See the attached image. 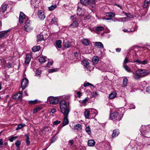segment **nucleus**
<instances>
[{"label": "nucleus", "mask_w": 150, "mask_h": 150, "mask_svg": "<svg viewBox=\"0 0 150 150\" xmlns=\"http://www.w3.org/2000/svg\"><path fill=\"white\" fill-rule=\"evenodd\" d=\"M60 112L63 115H68L70 111V107L69 102L64 100H61L59 103Z\"/></svg>", "instance_id": "1"}, {"label": "nucleus", "mask_w": 150, "mask_h": 150, "mask_svg": "<svg viewBox=\"0 0 150 150\" xmlns=\"http://www.w3.org/2000/svg\"><path fill=\"white\" fill-rule=\"evenodd\" d=\"M123 114V112L120 114L118 112H115L111 114L110 118L112 120H115L119 121L122 117Z\"/></svg>", "instance_id": "2"}, {"label": "nucleus", "mask_w": 150, "mask_h": 150, "mask_svg": "<svg viewBox=\"0 0 150 150\" xmlns=\"http://www.w3.org/2000/svg\"><path fill=\"white\" fill-rule=\"evenodd\" d=\"M80 3L83 6L88 5L91 7H94L96 4L95 0H80Z\"/></svg>", "instance_id": "3"}, {"label": "nucleus", "mask_w": 150, "mask_h": 150, "mask_svg": "<svg viewBox=\"0 0 150 150\" xmlns=\"http://www.w3.org/2000/svg\"><path fill=\"white\" fill-rule=\"evenodd\" d=\"M149 71L146 69H139L136 71L137 75L140 77H144L149 74Z\"/></svg>", "instance_id": "4"}, {"label": "nucleus", "mask_w": 150, "mask_h": 150, "mask_svg": "<svg viewBox=\"0 0 150 150\" xmlns=\"http://www.w3.org/2000/svg\"><path fill=\"white\" fill-rule=\"evenodd\" d=\"M47 99L49 100L50 103L54 105L57 103L60 100L58 98L52 96L49 97Z\"/></svg>", "instance_id": "5"}, {"label": "nucleus", "mask_w": 150, "mask_h": 150, "mask_svg": "<svg viewBox=\"0 0 150 150\" xmlns=\"http://www.w3.org/2000/svg\"><path fill=\"white\" fill-rule=\"evenodd\" d=\"M28 19V18L26 17L25 15L23 12H21L19 18V23H22L24 22L25 23L26 22H25V20H27Z\"/></svg>", "instance_id": "6"}, {"label": "nucleus", "mask_w": 150, "mask_h": 150, "mask_svg": "<svg viewBox=\"0 0 150 150\" xmlns=\"http://www.w3.org/2000/svg\"><path fill=\"white\" fill-rule=\"evenodd\" d=\"M28 84V80L27 78H24L22 80L21 83V87L22 91L25 89Z\"/></svg>", "instance_id": "7"}, {"label": "nucleus", "mask_w": 150, "mask_h": 150, "mask_svg": "<svg viewBox=\"0 0 150 150\" xmlns=\"http://www.w3.org/2000/svg\"><path fill=\"white\" fill-rule=\"evenodd\" d=\"M38 18L41 20H43L45 17L44 12L41 10L38 11Z\"/></svg>", "instance_id": "8"}, {"label": "nucleus", "mask_w": 150, "mask_h": 150, "mask_svg": "<svg viewBox=\"0 0 150 150\" xmlns=\"http://www.w3.org/2000/svg\"><path fill=\"white\" fill-rule=\"evenodd\" d=\"M31 22L29 21L25 26V30L28 32L31 31L33 28V27L31 25Z\"/></svg>", "instance_id": "9"}, {"label": "nucleus", "mask_w": 150, "mask_h": 150, "mask_svg": "<svg viewBox=\"0 0 150 150\" xmlns=\"http://www.w3.org/2000/svg\"><path fill=\"white\" fill-rule=\"evenodd\" d=\"M9 30H7L5 31H0V39L7 38L9 35V34L8 33Z\"/></svg>", "instance_id": "10"}, {"label": "nucleus", "mask_w": 150, "mask_h": 150, "mask_svg": "<svg viewBox=\"0 0 150 150\" xmlns=\"http://www.w3.org/2000/svg\"><path fill=\"white\" fill-rule=\"evenodd\" d=\"M22 91H20L15 95L13 96V98L16 100L21 99L22 98Z\"/></svg>", "instance_id": "11"}, {"label": "nucleus", "mask_w": 150, "mask_h": 150, "mask_svg": "<svg viewBox=\"0 0 150 150\" xmlns=\"http://www.w3.org/2000/svg\"><path fill=\"white\" fill-rule=\"evenodd\" d=\"M31 59V56L30 54H27L25 58L24 64L26 65H28Z\"/></svg>", "instance_id": "12"}, {"label": "nucleus", "mask_w": 150, "mask_h": 150, "mask_svg": "<svg viewBox=\"0 0 150 150\" xmlns=\"http://www.w3.org/2000/svg\"><path fill=\"white\" fill-rule=\"evenodd\" d=\"M79 23L76 20H73L71 23L69 25V27L71 28H75L77 27L79 25Z\"/></svg>", "instance_id": "13"}, {"label": "nucleus", "mask_w": 150, "mask_h": 150, "mask_svg": "<svg viewBox=\"0 0 150 150\" xmlns=\"http://www.w3.org/2000/svg\"><path fill=\"white\" fill-rule=\"evenodd\" d=\"M64 116V120L62 123V127L68 125L69 123L68 119V115H63Z\"/></svg>", "instance_id": "14"}, {"label": "nucleus", "mask_w": 150, "mask_h": 150, "mask_svg": "<svg viewBox=\"0 0 150 150\" xmlns=\"http://www.w3.org/2000/svg\"><path fill=\"white\" fill-rule=\"evenodd\" d=\"M134 62L137 63L139 64L145 65L148 63V61L147 60H144L142 61L139 59H137L134 61Z\"/></svg>", "instance_id": "15"}, {"label": "nucleus", "mask_w": 150, "mask_h": 150, "mask_svg": "<svg viewBox=\"0 0 150 150\" xmlns=\"http://www.w3.org/2000/svg\"><path fill=\"white\" fill-rule=\"evenodd\" d=\"M82 129V126L80 124H76L74 126V129L77 131H80Z\"/></svg>", "instance_id": "16"}, {"label": "nucleus", "mask_w": 150, "mask_h": 150, "mask_svg": "<svg viewBox=\"0 0 150 150\" xmlns=\"http://www.w3.org/2000/svg\"><path fill=\"white\" fill-rule=\"evenodd\" d=\"M120 134L119 130L118 129H115L113 130L112 135V137H116L117 136Z\"/></svg>", "instance_id": "17"}, {"label": "nucleus", "mask_w": 150, "mask_h": 150, "mask_svg": "<svg viewBox=\"0 0 150 150\" xmlns=\"http://www.w3.org/2000/svg\"><path fill=\"white\" fill-rule=\"evenodd\" d=\"M150 4V0H145L143 6L144 8H148Z\"/></svg>", "instance_id": "18"}, {"label": "nucleus", "mask_w": 150, "mask_h": 150, "mask_svg": "<svg viewBox=\"0 0 150 150\" xmlns=\"http://www.w3.org/2000/svg\"><path fill=\"white\" fill-rule=\"evenodd\" d=\"M84 116L86 119H89V116L90 112L88 109H85L84 112Z\"/></svg>", "instance_id": "19"}, {"label": "nucleus", "mask_w": 150, "mask_h": 150, "mask_svg": "<svg viewBox=\"0 0 150 150\" xmlns=\"http://www.w3.org/2000/svg\"><path fill=\"white\" fill-rule=\"evenodd\" d=\"M99 61V58L98 56H95L93 57L92 59V62L94 64H97Z\"/></svg>", "instance_id": "20"}, {"label": "nucleus", "mask_w": 150, "mask_h": 150, "mask_svg": "<svg viewBox=\"0 0 150 150\" xmlns=\"http://www.w3.org/2000/svg\"><path fill=\"white\" fill-rule=\"evenodd\" d=\"M7 7V6L6 4H3L0 8V11L1 12L4 13L6 10Z\"/></svg>", "instance_id": "21"}, {"label": "nucleus", "mask_w": 150, "mask_h": 150, "mask_svg": "<svg viewBox=\"0 0 150 150\" xmlns=\"http://www.w3.org/2000/svg\"><path fill=\"white\" fill-rule=\"evenodd\" d=\"M95 142L93 140H89L88 141V145L89 146H93L95 145Z\"/></svg>", "instance_id": "22"}, {"label": "nucleus", "mask_w": 150, "mask_h": 150, "mask_svg": "<svg viewBox=\"0 0 150 150\" xmlns=\"http://www.w3.org/2000/svg\"><path fill=\"white\" fill-rule=\"evenodd\" d=\"M81 42L85 45L87 46L89 44V40L86 39H83L82 40Z\"/></svg>", "instance_id": "23"}, {"label": "nucleus", "mask_w": 150, "mask_h": 150, "mask_svg": "<svg viewBox=\"0 0 150 150\" xmlns=\"http://www.w3.org/2000/svg\"><path fill=\"white\" fill-rule=\"evenodd\" d=\"M62 41L60 40H57L56 42L55 46L57 48H60L62 47Z\"/></svg>", "instance_id": "24"}, {"label": "nucleus", "mask_w": 150, "mask_h": 150, "mask_svg": "<svg viewBox=\"0 0 150 150\" xmlns=\"http://www.w3.org/2000/svg\"><path fill=\"white\" fill-rule=\"evenodd\" d=\"M150 128V125L149 126H143L142 127V131L146 133L147 132H148V130H149V128Z\"/></svg>", "instance_id": "25"}, {"label": "nucleus", "mask_w": 150, "mask_h": 150, "mask_svg": "<svg viewBox=\"0 0 150 150\" xmlns=\"http://www.w3.org/2000/svg\"><path fill=\"white\" fill-rule=\"evenodd\" d=\"M95 45L98 47L99 48H103V44L100 42H95Z\"/></svg>", "instance_id": "26"}, {"label": "nucleus", "mask_w": 150, "mask_h": 150, "mask_svg": "<svg viewBox=\"0 0 150 150\" xmlns=\"http://www.w3.org/2000/svg\"><path fill=\"white\" fill-rule=\"evenodd\" d=\"M137 25H135V26L134 28V29L133 30H128L127 29H123L122 30L124 32H126V33L129 32H133L134 31H136L137 30Z\"/></svg>", "instance_id": "27"}, {"label": "nucleus", "mask_w": 150, "mask_h": 150, "mask_svg": "<svg viewBox=\"0 0 150 150\" xmlns=\"http://www.w3.org/2000/svg\"><path fill=\"white\" fill-rule=\"evenodd\" d=\"M104 28L102 26H99L96 28L95 30L96 32L97 33H98V32L101 31L103 30Z\"/></svg>", "instance_id": "28"}, {"label": "nucleus", "mask_w": 150, "mask_h": 150, "mask_svg": "<svg viewBox=\"0 0 150 150\" xmlns=\"http://www.w3.org/2000/svg\"><path fill=\"white\" fill-rule=\"evenodd\" d=\"M106 15L108 17L111 18H113L115 16V14L112 12H108L106 13Z\"/></svg>", "instance_id": "29"}, {"label": "nucleus", "mask_w": 150, "mask_h": 150, "mask_svg": "<svg viewBox=\"0 0 150 150\" xmlns=\"http://www.w3.org/2000/svg\"><path fill=\"white\" fill-rule=\"evenodd\" d=\"M116 93L115 92H112L109 95V98L110 99H114L116 97Z\"/></svg>", "instance_id": "30"}, {"label": "nucleus", "mask_w": 150, "mask_h": 150, "mask_svg": "<svg viewBox=\"0 0 150 150\" xmlns=\"http://www.w3.org/2000/svg\"><path fill=\"white\" fill-rule=\"evenodd\" d=\"M40 46H36L33 47L32 49V51L33 52L38 51L40 49Z\"/></svg>", "instance_id": "31"}, {"label": "nucleus", "mask_w": 150, "mask_h": 150, "mask_svg": "<svg viewBox=\"0 0 150 150\" xmlns=\"http://www.w3.org/2000/svg\"><path fill=\"white\" fill-rule=\"evenodd\" d=\"M51 23L54 25H57V18L54 17L53 18L51 21Z\"/></svg>", "instance_id": "32"}, {"label": "nucleus", "mask_w": 150, "mask_h": 150, "mask_svg": "<svg viewBox=\"0 0 150 150\" xmlns=\"http://www.w3.org/2000/svg\"><path fill=\"white\" fill-rule=\"evenodd\" d=\"M64 47L66 48H69L71 47V43L68 41L64 42Z\"/></svg>", "instance_id": "33"}, {"label": "nucleus", "mask_w": 150, "mask_h": 150, "mask_svg": "<svg viewBox=\"0 0 150 150\" xmlns=\"http://www.w3.org/2000/svg\"><path fill=\"white\" fill-rule=\"evenodd\" d=\"M44 39L43 36L41 34H39L37 36V41L39 42L42 40Z\"/></svg>", "instance_id": "34"}, {"label": "nucleus", "mask_w": 150, "mask_h": 150, "mask_svg": "<svg viewBox=\"0 0 150 150\" xmlns=\"http://www.w3.org/2000/svg\"><path fill=\"white\" fill-rule=\"evenodd\" d=\"M123 67L125 70L129 72H132L133 73V72L131 71L129 67L126 64L123 65Z\"/></svg>", "instance_id": "35"}, {"label": "nucleus", "mask_w": 150, "mask_h": 150, "mask_svg": "<svg viewBox=\"0 0 150 150\" xmlns=\"http://www.w3.org/2000/svg\"><path fill=\"white\" fill-rule=\"evenodd\" d=\"M21 144V142L18 140H17L15 143V144L17 147V150H20V146Z\"/></svg>", "instance_id": "36"}, {"label": "nucleus", "mask_w": 150, "mask_h": 150, "mask_svg": "<svg viewBox=\"0 0 150 150\" xmlns=\"http://www.w3.org/2000/svg\"><path fill=\"white\" fill-rule=\"evenodd\" d=\"M81 64L86 68L89 64V62L86 60H83L81 61Z\"/></svg>", "instance_id": "37"}, {"label": "nucleus", "mask_w": 150, "mask_h": 150, "mask_svg": "<svg viewBox=\"0 0 150 150\" xmlns=\"http://www.w3.org/2000/svg\"><path fill=\"white\" fill-rule=\"evenodd\" d=\"M127 79L126 78H124L123 81L122 87H125L127 84Z\"/></svg>", "instance_id": "38"}, {"label": "nucleus", "mask_w": 150, "mask_h": 150, "mask_svg": "<svg viewBox=\"0 0 150 150\" xmlns=\"http://www.w3.org/2000/svg\"><path fill=\"white\" fill-rule=\"evenodd\" d=\"M25 137H26V141L25 142L28 145H29L30 144V142L29 141V135L28 134H26Z\"/></svg>", "instance_id": "39"}, {"label": "nucleus", "mask_w": 150, "mask_h": 150, "mask_svg": "<svg viewBox=\"0 0 150 150\" xmlns=\"http://www.w3.org/2000/svg\"><path fill=\"white\" fill-rule=\"evenodd\" d=\"M25 125L24 124H20L18 125V126L17 127L16 130H17L20 129L25 126Z\"/></svg>", "instance_id": "40"}, {"label": "nucleus", "mask_w": 150, "mask_h": 150, "mask_svg": "<svg viewBox=\"0 0 150 150\" xmlns=\"http://www.w3.org/2000/svg\"><path fill=\"white\" fill-rule=\"evenodd\" d=\"M57 7V6L56 4L52 5L48 7V9L50 11H52L53 10Z\"/></svg>", "instance_id": "41"}, {"label": "nucleus", "mask_w": 150, "mask_h": 150, "mask_svg": "<svg viewBox=\"0 0 150 150\" xmlns=\"http://www.w3.org/2000/svg\"><path fill=\"white\" fill-rule=\"evenodd\" d=\"M58 69L57 68L50 69L48 70V72L50 73H52L58 71Z\"/></svg>", "instance_id": "42"}, {"label": "nucleus", "mask_w": 150, "mask_h": 150, "mask_svg": "<svg viewBox=\"0 0 150 150\" xmlns=\"http://www.w3.org/2000/svg\"><path fill=\"white\" fill-rule=\"evenodd\" d=\"M88 86H91L94 87L93 85L88 82H85L83 84V86L85 87H86Z\"/></svg>", "instance_id": "43"}, {"label": "nucleus", "mask_w": 150, "mask_h": 150, "mask_svg": "<svg viewBox=\"0 0 150 150\" xmlns=\"http://www.w3.org/2000/svg\"><path fill=\"white\" fill-rule=\"evenodd\" d=\"M46 61L45 57H41L39 59V61L40 63H43L45 62Z\"/></svg>", "instance_id": "44"}, {"label": "nucleus", "mask_w": 150, "mask_h": 150, "mask_svg": "<svg viewBox=\"0 0 150 150\" xmlns=\"http://www.w3.org/2000/svg\"><path fill=\"white\" fill-rule=\"evenodd\" d=\"M85 130L86 132L89 135L91 134V129L89 126L86 127L85 128Z\"/></svg>", "instance_id": "45"}, {"label": "nucleus", "mask_w": 150, "mask_h": 150, "mask_svg": "<svg viewBox=\"0 0 150 150\" xmlns=\"http://www.w3.org/2000/svg\"><path fill=\"white\" fill-rule=\"evenodd\" d=\"M37 100H30L29 101L28 103L31 105H33L37 103L38 102Z\"/></svg>", "instance_id": "46"}, {"label": "nucleus", "mask_w": 150, "mask_h": 150, "mask_svg": "<svg viewBox=\"0 0 150 150\" xmlns=\"http://www.w3.org/2000/svg\"><path fill=\"white\" fill-rule=\"evenodd\" d=\"M41 73V71L39 69H37L35 72V75L40 76Z\"/></svg>", "instance_id": "47"}, {"label": "nucleus", "mask_w": 150, "mask_h": 150, "mask_svg": "<svg viewBox=\"0 0 150 150\" xmlns=\"http://www.w3.org/2000/svg\"><path fill=\"white\" fill-rule=\"evenodd\" d=\"M18 138V137H12L9 139V140L11 142H13L14 140Z\"/></svg>", "instance_id": "48"}, {"label": "nucleus", "mask_w": 150, "mask_h": 150, "mask_svg": "<svg viewBox=\"0 0 150 150\" xmlns=\"http://www.w3.org/2000/svg\"><path fill=\"white\" fill-rule=\"evenodd\" d=\"M133 77L134 79L136 80H139L140 78V77L139 76L137 75V74H134L133 75Z\"/></svg>", "instance_id": "49"}, {"label": "nucleus", "mask_w": 150, "mask_h": 150, "mask_svg": "<svg viewBox=\"0 0 150 150\" xmlns=\"http://www.w3.org/2000/svg\"><path fill=\"white\" fill-rule=\"evenodd\" d=\"M41 109V108L40 107H38L35 108L33 111V113H35L38 111L40 110Z\"/></svg>", "instance_id": "50"}, {"label": "nucleus", "mask_w": 150, "mask_h": 150, "mask_svg": "<svg viewBox=\"0 0 150 150\" xmlns=\"http://www.w3.org/2000/svg\"><path fill=\"white\" fill-rule=\"evenodd\" d=\"M130 62V61L129 60V59L127 58L126 57L125 59L123 65L126 64Z\"/></svg>", "instance_id": "51"}, {"label": "nucleus", "mask_w": 150, "mask_h": 150, "mask_svg": "<svg viewBox=\"0 0 150 150\" xmlns=\"http://www.w3.org/2000/svg\"><path fill=\"white\" fill-rule=\"evenodd\" d=\"M128 105L129 107V109H134L135 108V106L134 105H133L132 104H129Z\"/></svg>", "instance_id": "52"}, {"label": "nucleus", "mask_w": 150, "mask_h": 150, "mask_svg": "<svg viewBox=\"0 0 150 150\" xmlns=\"http://www.w3.org/2000/svg\"><path fill=\"white\" fill-rule=\"evenodd\" d=\"M61 122V121H58V120H56L53 122V125H57L60 123Z\"/></svg>", "instance_id": "53"}, {"label": "nucleus", "mask_w": 150, "mask_h": 150, "mask_svg": "<svg viewBox=\"0 0 150 150\" xmlns=\"http://www.w3.org/2000/svg\"><path fill=\"white\" fill-rule=\"evenodd\" d=\"M92 110H93V112L94 114L95 115V116H96L98 114V112L97 110L94 109H93Z\"/></svg>", "instance_id": "54"}, {"label": "nucleus", "mask_w": 150, "mask_h": 150, "mask_svg": "<svg viewBox=\"0 0 150 150\" xmlns=\"http://www.w3.org/2000/svg\"><path fill=\"white\" fill-rule=\"evenodd\" d=\"M98 95V94L96 92H93L92 93V96L93 97H96Z\"/></svg>", "instance_id": "55"}, {"label": "nucleus", "mask_w": 150, "mask_h": 150, "mask_svg": "<svg viewBox=\"0 0 150 150\" xmlns=\"http://www.w3.org/2000/svg\"><path fill=\"white\" fill-rule=\"evenodd\" d=\"M120 19L121 20V21H127L128 20V19H127V18L126 17H124L123 18H120Z\"/></svg>", "instance_id": "56"}, {"label": "nucleus", "mask_w": 150, "mask_h": 150, "mask_svg": "<svg viewBox=\"0 0 150 150\" xmlns=\"http://www.w3.org/2000/svg\"><path fill=\"white\" fill-rule=\"evenodd\" d=\"M146 91L148 93H150V86H149L146 88Z\"/></svg>", "instance_id": "57"}, {"label": "nucleus", "mask_w": 150, "mask_h": 150, "mask_svg": "<svg viewBox=\"0 0 150 150\" xmlns=\"http://www.w3.org/2000/svg\"><path fill=\"white\" fill-rule=\"evenodd\" d=\"M83 10V8H81L79 6H78L77 9V11L78 12H80L82 11Z\"/></svg>", "instance_id": "58"}, {"label": "nucleus", "mask_w": 150, "mask_h": 150, "mask_svg": "<svg viewBox=\"0 0 150 150\" xmlns=\"http://www.w3.org/2000/svg\"><path fill=\"white\" fill-rule=\"evenodd\" d=\"M127 17L129 18H133V17L132 16V15L130 13H128Z\"/></svg>", "instance_id": "59"}, {"label": "nucleus", "mask_w": 150, "mask_h": 150, "mask_svg": "<svg viewBox=\"0 0 150 150\" xmlns=\"http://www.w3.org/2000/svg\"><path fill=\"white\" fill-rule=\"evenodd\" d=\"M90 18L91 16L89 14L85 16V18L86 19H89Z\"/></svg>", "instance_id": "60"}, {"label": "nucleus", "mask_w": 150, "mask_h": 150, "mask_svg": "<svg viewBox=\"0 0 150 150\" xmlns=\"http://www.w3.org/2000/svg\"><path fill=\"white\" fill-rule=\"evenodd\" d=\"M3 144V139H0V147H1V146Z\"/></svg>", "instance_id": "61"}, {"label": "nucleus", "mask_w": 150, "mask_h": 150, "mask_svg": "<svg viewBox=\"0 0 150 150\" xmlns=\"http://www.w3.org/2000/svg\"><path fill=\"white\" fill-rule=\"evenodd\" d=\"M88 99L87 98H86L82 101V102L83 103H85L88 101Z\"/></svg>", "instance_id": "62"}, {"label": "nucleus", "mask_w": 150, "mask_h": 150, "mask_svg": "<svg viewBox=\"0 0 150 150\" xmlns=\"http://www.w3.org/2000/svg\"><path fill=\"white\" fill-rule=\"evenodd\" d=\"M81 93L80 92H78L77 93V97L79 98L81 96Z\"/></svg>", "instance_id": "63"}, {"label": "nucleus", "mask_w": 150, "mask_h": 150, "mask_svg": "<svg viewBox=\"0 0 150 150\" xmlns=\"http://www.w3.org/2000/svg\"><path fill=\"white\" fill-rule=\"evenodd\" d=\"M56 110L54 108L52 109L51 110V112L52 113L55 112H56Z\"/></svg>", "instance_id": "64"}]
</instances>
